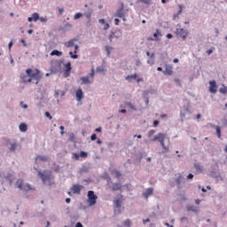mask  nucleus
I'll use <instances>...</instances> for the list:
<instances>
[{
	"label": "nucleus",
	"mask_w": 227,
	"mask_h": 227,
	"mask_svg": "<svg viewBox=\"0 0 227 227\" xmlns=\"http://www.w3.org/2000/svg\"><path fill=\"white\" fill-rule=\"evenodd\" d=\"M26 74L20 75L21 81L23 82H33V84H38L42 81V74H40V70L28 68L26 70Z\"/></svg>",
	"instance_id": "obj_1"
},
{
	"label": "nucleus",
	"mask_w": 227,
	"mask_h": 227,
	"mask_svg": "<svg viewBox=\"0 0 227 227\" xmlns=\"http://www.w3.org/2000/svg\"><path fill=\"white\" fill-rule=\"evenodd\" d=\"M164 139H166V134L158 133L153 138H151V141H159L162 147V153H168L169 152V147L166 146L164 144Z\"/></svg>",
	"instance_id": "obj_2"
},
{
	"label": "nucleus",
	"mask_w": 227,
	"mask_h": 227,
	"mask_svg": "<svg viewBox=\"0 0 227 227\" xmlns=\"http://www.w3.org/2000/svg\"><path fill=\"white\" fill-rule=\"evenodd\" d=\"M15 185L19 191H25L26 192L28 191H35V187H32L31 184H27L24 185V181L22 179H18Z\"/></svg>",
	"instance_id": "obj_3"
},
{
	"label": "nucleus",
	"mask_w": 227,
	"mask_h": 227,
	"mask_svg": "<svg viewBox=\"0 0 227 227\" xmlns=\"http://www.w3.org/2000/svg\"><path fill=\"white\" fill-rule=\"evenodd\" d=\"M87 196H88L87 203L89 207H93L97 205V200H98V196L95 194V192L89 191Z\"/></svg>",
	"instance_id": "obj_4"
},
{
	"label": "nucleus",
	"mask_w": 227,
	"mask_h": 227,
	"mask_svg": "<svg viewBox=\"0 0 227 227\" xmlns=\"http://www.w3.org/2000/svg\"><path fill=\"white\" fill-rule=\"evenodd\" d=\"M93 77H95L94 68L91 69V72L90 73L89 76L82 77L81 81H82V84H91V82H93Z\"/></svg>",
	"instance_id": "obj_5"
},
{
	"label": "nucleus",
	"mask_w": 227,
	"mask_h": 227,
	"mask_svg": "<svg viewBox=\"0 0 227 227\" xmlns=\"http://www.w3.org/2000/svg\"><path fill=\"white\" fill-rule=\"evenodd\" d=\"M123 196L121 195V199H116L114 200V212L117 214H121V199Z\"/></svg>",
	"instance_id": "obj_6"
},
{
	"label": "nucleus",
	"mask_w": 227,
	"mask_h": 227,
	"mask_svg": "<svg viewBox=\"0 0 227 227\" xmlns=\"http://www.w3.org/2000/svg\"><path fill=\"white\" fill-rule=\"evenodd\" d=\"M176 35L180 38H183V40H185V38H187V31H185V29L184 28H176Z\"/></svg>",
	"instance_id": "obj_7"
},
{
	"label": "nucleus",
	"mask_w": 227,
	"mask_h": 227,
	"mask_svg": "<svg viewBox=\"0 0 227 227\" xmlns=\"http://www.w3.org/2000/svg\"><path fill=\"white\" fill-rule=\"evenodd\" d=\"M65 72H64V76L65 77H70V74L72 72V63L67 62L65 64Z\"/></svg>",
	"instance_id": "obj_8"
},
{
	"label": "nucleus",
	"mask_w": 227,
	"mask_h": 227,
	"mask_svg": "<svg viewBox=\"0 0 227 227\" xmlns=\"http://www.w3.org/2000/svg\"><path fill=\"white\" fill-rule=\"evenodd\" d=\"M83 186L81 184H74L71 188L73 191V194H81V191H82Z\"/></svg>",
	"instance_id": "obj_9"
},
{
	"label": "nucleus",
	"mask_w": 227,
	"mask_h": 227,
	"mask_svg": "<svg viewBox=\"0 0 227 227\" xmlns=\"http://www.w3.org/2000/svg\"><path fill=\"white\" fill-rule=\"evenodd\" d=\"M163 74L164 75H173V66L166 64Z\"/></svg>",
	"instance_id": "obj_10"
},
{
	"label": "nucleus",
	"mask_w": 227,
	"mask_h": 227,
	"mask_svg": "<svg viewBox=\"0 0 227 227\" xmlns=\"http://www.w3.org/2000/svg\"><path fill=\"white\" fill-rule=\"evenodd\" d=\"M38 176L43 180V184H47V182H51V176H45L42 171H38Z\"/></svg>",
	"instance_id": "obj_11"
},
{
	"label": "nucleus",
	"mask_w": 227,
	"mask_h": 227,
	"mask_svg": "<svg viewBox=\"0 0 227 227\" xmlns=\"http://www.w3.org/2000/svg\"><path fill=\"white\" fill-rule=\"evenodd\" d=\"M209 91L210 93H217V82L215 81L209 82Z\"/></svg>",
	"instance_id": "obj_12"
},
{
	"label": "nucleus",
	"mask_w": 227,
	"mask_h": 227,
	"mask_svg": "<svg viewBox=\"0 0 227 227\" xmlns=\"http://www.w3.org/2000/svg\"><path fill=\"white\" fill-rule=\"evenodd\" d=\"M49 158L47 156L39 155L35 158L36 164H39V162H47Z\"/></svg>",
	"instance_id": "obj_13"
},
{
	"label": "nucleus",
	"mask_w": 227,
	"mask_h": 227,
	"mask_svg": "<svg viewBox=\"0 0 227 227\" xmlns=\"http://www.w3.org/2000/svg\"><path fill=\"white\" fill-rule=\"evenodd\" d=\"M75 42H77V39H71V40L64 43V45L67 49H70V47H74V45H75Z\"/></svg>",
	"instance_id": "obj_14"
},
{
	"label": "nucleus",
	"mask_w": 227,
	"mask_h": 227,
	"mask_svg": "<svg viewBox=\"0 0 227 227\" xmlns=\"http://www.w3.org/2000/svg\"><path fill=\"white\" fill-rule=\"evenodd\" d=\"M84 95L82 93V89H78L76 90V99L78 100V102H81V100H82Z\"/></svg>",
	"instance_id": "obj_15"
},
{
	"label": "nucleus",
	"mask_w": 227,
	"mask_h": 227,
	"mask_svg": "<svg viewBox=\"0 0 227 227\" xmlns=\"http://www.w3.org/2000/svg\"><path fill=\"white\" fill-rule=\"evenodd\" d=\"M121 184L120 183H114L112 184V191H121Z\"/></svg>",
	"instance_id": "obj_16"
},
{
	"label": "nucleus",
	"mask_w": 227,
	"mask_h": 227,
	"mask_svg": "<svg viewBox=\"0 0 227 227\" xmlns=\"http://www.w3.org/2000/svg\"><path fill=\"white\" fill-rule=\"evenodd\" d=\"M153 194V188H148L144 193L145 198H150Z\"/></svg>",
	"instance_id": "obj_17"
},
{
	"label": "nucleus",
	"mask_w": 227,
	"mask_h": 227,
	"mask_svg": "<svg viewBox=\"0 0 227 227\" xmlns=\"http://www.w3.org/2000/svg\"><path fill=\"white\" fill-rule=\"evenodd\" d=\"M115 17H119V19H123V17H125V12H123V9L118 10Z\"/></svg>",
	"instance_id": "obj_18"
},
{
	"label": "nucleus",
	"mask_w": 227,
	"mask_h": 227,
	"mask_svg": "<svg viewBox=\"0 0 227 227\" xmlns=\"http://www.w3.org/2000/svg\"><path fill=\"white\" fill-rule=\"evenodd\" d=\"M51 56H63V52L58 51V50H54L50 53Z\"/></svg>",
	"instance_id": "obj_19"
},
{
	"label": "nucleus",
	"mask_w": 227,
	"mask_h": 227,
	"mask_svg": "<svg viewBox=\"0 0 227 227\" xmlns=\"http://www.w3.org/2000/svg\"><path fill=\"white\" fill-rule=\"evenodd\" d=\"M32 20H34V22H37L38 20H40V15L38 14V12H35L32 14Z\"/></svg>",
	"instance_id": "obj_20"
},
{
	"label": "nucleus",
	"mask_w": 227,
	"mask_h": 227,
	"mask_svg": "<svg viewBox=\"0 0 227 227\" xmlns=\"http://www.w3.org/2000/svg\"><path fill=\"white\" fill-rule=\"evenodd\" d=\"M20 130L21 132H26L27 130V125L26 123L20 124Z\"/></svg>",
	"instance_id": "obj_21"
},
{
	"label": "nucleus",
	"mask_w": 227,
	"mask_h": 227,
	"mask_svg": "<svg viewBox=\"0 0 227 227\" xmlns=\"http://www.w3.org/2000/svg\"><path fill=\"white\" fill-rule=\"evenodd\" d=\"M17 146H19L17 143L12 144L11 147L9 148L10 152H15V150H17Z\"/></svg>",
	"instance_id": "obj_22"
},
{
	"label": "nucleus",
	"mask_w": 227,
	"mask_h": 227,
	"mask_svg": "<svg viewBox=\"0 0 227 227\" xmlns=\"http://www.w3.org/2000/svg\"><path fill=\"white\" fill-rule=\"evenodd\" d=\"M131 79H137V74H131V75H128L126 77V81H130Z\"/></svg>",
	"instance_id": "obj_23"
},
{
	"label": "nucleus",
	"mask_w": 227,
	"mask_h": 227,
	"mask_svg": "<svg viewBox=\"0 0 227 227\" xmlns=\"http://www.w3.org/2000/svg\"><path fill=\"white\" fill-rule=\"evenodd\" d=\"M154 134H155V129H151L148 131L147 137H149V139H152V137H153Z\"/></svg>",
	"instance_id": "obj_24"
},
{
	"label": "nucleus",
	"mask_w": 227,
	"mask_h": 227,
	"mask_svg": "<svg viewBox=\"0 0 227 227\" xmlns=\"http://www.w3.org/2000/svg\"><path fill=\"white\" fill-rule=\"evenodd\" d=\"M215 130H216V136L219 139H221V127L216 126L215 127Z\"/></svg>",
	"instance_id": "obj_25"
},
{
	"label": "nucleus",
	"mask_w": 227,
	"mask_h": 227,
	"mask_svg": "<svg viewBox=\"0 0 227 227\" xmlns=\"http://www.w3.org/2000/svg\"><path fill=\"white\" fill-rule=\"evenodd\" d=\"M125 106H127L128 107H130L132 111H137L136 106H134L130 102H126Z\"/></svg>",
	"instance_id": "obj_26"
},
{
	"label": "nucleus",
	"mask_w": 227,
	"mask_h": 227,
	"mask_svg": "<svg viewBox=\"0 0 227 227\" xmlns=\"http://www.w3.org/2000/svg\"><path fill=\"white\" fill-rule=\"evenodd\" d=\"M194 168H195L196 171H203V167L200 164H195Z\"/></svg>",
	"instance_id": "obj_27"
},
{
	"label": "nucleus",
	"mask_w": 227,
	"mask_h": 227,
	"mask_svg": "<svg viewBox=\"0 0 227 227\" xmlns=\"http://www.w3.org/2000/svg\"><path fill=\"white\" fill-rule=\"evenodd\" d=\"M80 157H82V159H86L88 157V153L84 152V151H82L80 153Z\"/></svg>",
	"instance_id": "obj_28"
},
{
	"label": "nucleus",
	"mask_w": 227,
	"mask_h": 227,
	"mask_svg": "<svg viewBox=\"0 0 227 227\" xmlns=\"http://www.w3.org/2000/svg\"><path fill=\"white\" fill-rule=\"evenodd\" d=\"M219 92L222 93L223 95H225V93H227V87L220 88Z\"/></svg>",
	"instance_id": "obj_29"
},
{
	"label": "nucleus",
	"mask_w": 227,
	"mask_h": 227,
	"mask_svg": "<svg viewBox=\"0 0 227 227\" xmlns=\"http://www.w3.org/2000/svg\"><path fill=\"white\" fill-rule=\"evenodd\" d=\"M69 55H70V57H71L73 59H77V58H78L77 53H74V51H70V52H69Z\"/></svg>",
	"instance_id": "obj_30"
},
{
	"label": "nucleus",
	"mask_w": 227,
	"mask_h": 227,
	"mask_svg": "<svg viewBox=\"0 0 227 227\" xmlns=\"http://www.w3.org/2000/svg\"><path fill=\"white\" fill-rule=\"evenodd\" d=\"M139 3H143L144 4H151L152 0H138Z\"/></svg>",
	"instance_id": "obj_31"
},
{
	"label": "nucleus",
	"mask_w": 227,
	"mask_h": 227,
	"mask_svg": "<svg viewBox=\"0 0 227 227\" xmlns=\"http://www.w3.org/2000/svg\"><path fill=\"white\" fill-rule=\"evenodd\" d=\"M5 180H7V182L10 184H12V175H8V176H6L5 177Z\"/></svg>",
	"instance_id": "obj_32"
},
{
	"label": "nucleus",
	"mask_w": 227,
	"mask_h": 227,
	"mask_svg": "<svg viewBox=\"0 0 227 227\" xmlns=\"http://www.w3.org/2000/svg\"><path fill=\"white\" fill-rule=\"evenodd\" d=\"M131 224H132V222L130 220H126L124 222V226L130 227Z\"/></svg>",
	"instance_id": "obj_33"
},
{
	"label": "nucleus",
	"mask_w": 227,
	"mask_h": 227,
	"mask_svg": "<svg viewBox=\"0 0 227 227\" xmlns=\"http://www.w3.org/2000/svg\"><path fill=\"white\" fill-rule=\"evenodd\" d=\"M182 178H184V176H179V177L176 180V183L177 184V185H180V184H182Z\"/></svg>",
	"instance_id": "obj_34"
},
{
	"label": "nucleus",
	"mask_w": 227,
	"mask_h": 227,
	"mask_svg": "<svg viewBox=\"0 0 227 227\" xmlns=\"http://www.w3.org/2000/svg\"><path fill=\"white\" fill-rule=\"evenodd\" d=\"M81 17H82V13L77 12V13L74 15V20H77V19H81Z\"/></svg>",
	"instance_id": "obj_35"
},
{
	"label": "nucleus",
	"mask_w": 227,
	"mask_h": 227,
	"mask_svg": "<svg viewBox=\"0 0 227 227\" xmlns=\"http://www.w3.org/2000/svg\"><path fill=\"white\" fill-rule=\"evenodd\" d=\"M114 173L117 178H120V176H121V173H120V171L118 170L114 171Z\"/></svg>",
	"instance_id": "obj_36"
},
{
	"label": "nucleus",
	"mask_w": 227,
	"mask_h": 227,
	"mask_svg": "<svg viewBox=\"0 0 227 227\" xmlns=\"http://www.w3.org/2000/svg\"><path fill=\"white\" fill-rule=\"evenodd\" d=\"M80 154L73 153V159H75V160H79Z\"/></svg>",
	"instance_id": "obj_37"
},
{
	"label": "nucleus",
	"mask_w": 227,
	"mask_h": 227,
	"mask_svg": "<svg viewBox=\"0 0 227 227\" xmlns=\"http://www.w3.org/2000/svg\"><path fill=\"white\" fill-rule=\"evenodd\" d=\"M45 117L49 118V120H52V115H51V113H49V112L45 113Z\"/></svg>",
	"instance_id": "obj_38"
},
{
	"label": "nucleus",
	"mask_w": 227,
	"mask_h": 227,
	"mask_svg": "<svg viewBox=\"0 0 227 227\" xmlns=\"http://www.w3.org/2000/svg\"><path fill=\"white\" fill-rule=\"evenodd\" d=\"M59 129L61 130L60 134H61V136H63L65 134V127L64 126H60Z\"/></svg>",
	"instance_id": "obj_39"
},
{
	"label": "nucleus",
	"mask_w": 227,
	"mask_h": 227,
	"mask_svg": "<svg viewBox=\"0 0 227 227\" xmlns=\"http://www.w3.org/2000/svg\"><path fill=\"white\" fill-rule=\"evenodd\" d=\"M175 82H176V84H177V86H182L180 79H175Z\"/></svg>",
	"instance_id": "obj_40"
},
{
	"label": "nucleus",
	"mask_w": 227,
	"mask_h": 227,
	"mask_svg": "<svg viewBox=\"0 0 227 227\" xmlns=\"http://www.w3.org/2000/svg\"><path fill=\"white\" fill-rule=\"evenodd\" d=\"M90 139L91 141H95V139H97V134H92Z\"/></svg>",
	"instance_id": "obj_41"
},
{
	"label": "nucleus",
	"mask_w": 227,
	"mask_h": 227,
	"mask_svg": "<svg viewBox=\"0 0 227 227\" xmlns=\"http://www.w3.org/2000/svg\"><path fill=\"white\" fill-rule=\"evenodd\" d=\"M39 20L41 21V22H47V18H43V17H39Z\"/></svg>",
	"instance_id": "obj_42"
},
{
	"label": "nucleus",
	"mask_w": 227,
	"mask_h": 227,
	"mask_svg": "<svg viewBox=\"0 0 227 227\" xmlns=\"http://www.w3.org/2000/svg\"><path fill=\"white\" fill-rule=\"evenodd\" d=\"M187 178H188V180H192V179L194 178V175L189 174V175L187 176Z\"/></svg>",
	"instance_id": "obj_43"
},
{
	"label": "nucleus",
	"mask_w": 227,
	"mask_h": 227,
	"mask_svg": "<svg viewBox=\"0 0 227 227\" xmlns=\"http://www.w3.org/2000/svg\"><path fill=\"white\" fill-rule=\"evenodd\" d=\"M79 50V45L75 44L74 45V54H77V51Z\"/></svg>",
	"instance_id": "obj_44"
},
{
	"label": "nucleus",
	"mask_w": 227,
	"mask_h": 227,
	"mask_svg": "<svg viewBox=\"0 0 227 227\" xmlns=\"http://www.w3.org/2000/svg\"><path fill=\"white\" fill-rule=\"evenodd\" d=\"M106 49L107 54H108V56H109V54H111V49H112V48L109 47V46H106Z\"/></svg>",
	"instance_id": "obj_45"
},
{
	"label": "nucleus",
	"mask_w": 227,
	"mask_h": 227,
	"mask_svg": "<svg viewBox=\"0 0 227 227\" xmlns=\"http://www.w3.org/2000/svg\"><path fill=\"white\" fill-rule=\"evenodd\" d=\"M65 12V9L63 8H59V15H63V12Z\"/></svg>",
	"instance_id": "obj_46"
},
{
	"label": "nucleus",
	"mask_w": 227,
	"mask_h": 227,
	"mask_svg": "<svg viewBox=\"0 0 227 227\" xmlns=\"http://www.w3.org/2000/svg\"><path fill=\"white\" fill-rule=\"evenodd\" d=\"M114 22L115 26H120V20L118 18H115Z\"/></svg>",
	"instance_id": "obj_47"
},
{
	"label": "nucleus",
	"mask_w": 227,
	"mask_h": 227,
	"mask_svg": "<svg viewBox=\"0 0 227 227\" xmlns=\"http://www.w3.org/2000/svg\"><path fill=\"white\" fill-rule=\"evenodd\" d=\"M153 127H159V121H154Z\"/></svg>",
	"instance_id": "obj_48"
},
{
	"label": "nucleus",
	"mask_w": 227,
	"mask_h": 227,
	"mask_svg": "<svg viewBox=\"0 0 227 227\" xmlns=\"http://www.w3.org/2000/svg\"><path fill=\"white\" fill-rule=\"evenodd\" d=\"M160 34V32H159V30H157L156 33L153 34L154 38H157V36H159Z\"/></svg>",
	"instance_id": "obj_49"
},
{
	"label": "nucleus",
	"mask_w": 227,
	"mask_h": 227,
	"mask_svg": "<svg viewBox=\"0 0 227 227\" xmlns=\"http://www.w3.org/2000/svg\"><path fill=\"white\" fill-rule=\"evenodd\" d=\"M213 52L214 51L212 49L207 51V54H208V56H210V54H212Z\"/></svg>",
	"instance_id": "obj_50"
},
{
	"label": "nucleus",
	"mask_w": 227,
	"mask_h": 227,
	"mask_svg": "<svg viewBox=\"0 0 227 227\" xmlns=\"http://www.w3.org/2000/svg\"><path fill=\"white\" fill-rule=\"evenodd\" d=\"M140 65H141V60L137 59V60H136V66H137V67H139Z\"/></svg>",
	"instance_id": "obj_51"
},
{
	"label": "nucleus",
	"mask_w": 227,
	"mask_h": 227,
	"mask_svg": "<svg viewBox=\"0 0 227 227\" xmlns=\"http://www.w3.org/2000/svg\"><path fill=\"white\" fill-rule=\"evenodd\" d=\"M98 22H99V24H106V20L100 19V20H98Z\"/></svg>",
	"instance_id": "obj_52"
},
{
	"label": "nucleus",
	"mask_w": 227,
	"mask_h": 227,
	"mask_svg": "<svg viewBox=\"0 0 227 227\" xmlns=\"http://www.w3.org/2000/svg\"><path fill=\"white\" fill-rule=\"evenodd\" d=\"M104 29H105V30L109 29V23H106V24H105Z\"/></svg>",
	"instance_id": "obj_53"
},
{
	"label": "nucleus",
	"mask_w": 227,
	"mask_h": 227,
	"mask_svg": "<svg viewBox=\"0 0 227 227\" xmlns=\"http://www.w3.org/2000/svg\"><path fill=\"white\" fill-rule=\"evenodd\" d=\"M85 16L87 17V19H91V12L86 13Z\"/></svg>",
	"instance_id": "obj_54"
},
{
	"label": "nucleus",
	"mask_w": 227,
	"mask_h": 227,
	"mask_svg": "<svg viewBox=\"0 0 227 227\" xmlns=\"http://www.w3.org/2000/svg\"><path fill=\"white\" fill-rule=\"evenodd\" d=\"M167 38H168L169 40H171V38H173V35L168 34V35H167Z\"/></svg>",
	"instance_id": "obj_55"
},
{
	"label": "nucleus",
	"mask_w": 227,
	"mask_h": 227,
	"mask_svg": "<svg viewBox=\"0 0 227 227\" xmlns=\"http://www.w3.org/2000/svg\"><path fill=\"white\" fill-rule=\"evenodd\" d=\"M143 223H144V224H146V223H150V219H145V220H143Z\"/></svg>",
	"instance_id": "obj_56"
},
{
	"label": "nucleus",
	"mask_w": 227,
	"mask_h": 227,
	"mask_svg": "<svg viewBox=\"0 0 227 227\" xmlns=\"http://www.w3.org/2000/svg\"><path fill=\"white\" fill-rule=\"evenodd\" d=\"M20 42L23 43L24 47H27L26 41L24 39H21Z\"/></svg>",
	"instance_id": "obj_57"
},
{
	"label": "nucleus",
	"mask_w": 227,
	"mask_h": 227,
	"mask_svg": "<svg viewBox=\"0 0 227 227\" xmlns=\"http://www.w3.org/2000/svg\"><path fill=\"white\" fill-rule=\"evenodd\" d=\"M119 113H121V114H125V113H127V110L121 109V110L119 111Z\"/></svg>",
	"instance_id": "obj_58"
},
{
	"label": "nucleus",
	"mask_w": 227,
	"mask_h": 227,
	"mask_svg": "<svg viewBox=\"0 0 227 227\" xmlns=\"http://www.w3.org/2000/svg\"><path fill=\"white\" fill-rule=\"evenodd\" d=\"M195 203H196V205H200V203H201V200H196Z\"/></svg>",
	"instance_id": "obj_59"
},
{
	"label": "nucleus",
	"mask_w": 227,
	"mask_h": 227,
	"mask_svg": "<svg viewBox=\"0 0 227 227\" xmlns=\"http://www.w3.org/2000/svg\"><path fill=\"white\" fill-rule=\"evenodd\" d=\"M96 132H102V128H97Z\"/></svg>",
	"instance_id": "obj_60"
},
{
	"label": "nucleus",
	"mask_w": 227,
	"mask_h": 227,
	"mask_svg": "<svg viewBox=\"0 0 227 227\" xmlns=\"http://www.w3.org/2000/svg\"><path fill=\"white\" fill-rule=\"evenodd\" d=\"M134 137H137V139H141L142 136L141 135H135Z\"/></svg>",
	"instance_id": "obj_61"
},
{
	"label": "nucleus",
	"mask_w": 227,
	"mask_h": 227,
	"mask_svg": "<svg viewBox=\"0 0 227 227\" xmlns=\"http://www.w3.org/2000/svg\"><path fill=\"white\" fill-rule=\"evenodd\" d=\"M74 137H75V136H74V134H71V135H70V139H71V140H74Z\"/></svg>",
	"instance_id": "obj_62"
},
{
	"label": "nucleus",
	"mask_w": 227,
	"mask_h": 227,
	"mask_svg": "<svg viewBox=\"0 0 227 227\" xmlns=\"http://www.w3.org/2000/svg\"><path fill=\"white\" fill-rule=\"evenodd\" d=\"M178 61H179L178 59H173V63H178Z\"/></svg>",
	"instance_id": "obj_63"
},
{
	"label": "nucleus",
	"mask_w": 227,
	"mask_h": 227,
	"mask_svg": "<svg viewBox=\"0 0 227 227\" xmlns=\"http://www.w3.org/2000/svg\"><path fill=\"white\" fill-rule=\"evenodd\" d=\"M66 203H70V198L66 199Z\"/></svg>",
	"instance_id": "obj_64"
}]
</instances>
